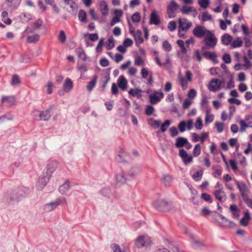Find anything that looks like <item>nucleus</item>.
<instances>
[{"label":"nucleus","instance_id":"1","mask_svg":"<svg viewBox=\"0 0 252 252\" xmlns=\"http://www.w3.org/2000/svg\"><path fill=\"white\" fill-rule=\"evenodd\" d=\"M217 38L211 32L208 33L204 38V42L208 48H214L217 43Z\"/></svg>","mask_w":252,"mask_h":252},{"label":"nucleus","instance_id":"2","mask_svg":"<svg viewBox=\"0 0 252 252\" xmlns=\"http://www.w3.org/2000/svg\"><path fill=\"white\" fill-rule=\"evenodd\" d=\"M52 107L43 111L35 110L33 112L34 116H38L40 121H46L49 120L51 117V111Z\"/></svg>","mask_w":252,"mask_h":252},{"label":"nucleus","instance_id":"3","mask_svg":"<svg viewBox=\"0 0 252 252\" xmlns=\"http://www.w3.org/2000/svg\"><path fill=\"white\" fill-rule=\"evenodd\" d=\"M210 31L206 29L204 27L198 25L195 27L192 31L193 34L196 37L201 38L205 37Z\"/></svg>","mask_w":252,"mask_h":252},{"label":"nucleus","instance_id":"4","mask_svg":"<svg viewBox=\"0 0 252 252\" xmlns=\"http://www.w3.org/2000/svg\"><path fill=\"white\" fill-rule=\"evenodd\" d=\"M240 125V131L244 132L248 127H252V116L250 115H247L244 120H241L239 121Z\"/></svg>","mask_w":252,"mask_h":252},{"label":"nucleus","instance_id":"5","mask_svg":"<svg viewBox=\"0 0 252 252\" xmlns=\"http://www.w3.org/2000/svg\"><path fill=\"white\" fill-rule=\"evenodd\" d=\"M152 243L151 238L147 235L140 236L135 241V245L138 248L148 247Z\"/></svg>","mask_w":252,"mask_h":252},{"label":"nucleus","instance_id":"6","mask_svg":"<svg viewBox=\"0 0 252 252\" xmlns=\"http://www.w3.org/2000/svg\"><path fill=\"white\" fill-rule=\"evenodd\" d=\"M179 7L178 4L172 0L167 7V13L169 18H174L176 15V11Z\"/></svg>","mask_w":252,"mask_h":252},{"label":"nucleus","instance_id":"7","mask_svg":"<svg viewBox=\"0 0 252 252\" xmlns=\"http://www.w3.org/2000/svg\"><path fill=\"white\" fill-rule=\"evenodd\" d=\"M51 177L47 176L45 173L39 176L37 180L36 188L38 190H41L49 182Z\"/></svg>","mask_w":252,"mask_h":252},{"label":"nucleus","instance_id":"8","mask_svg":"<svg viewBox=\"0 0 252 252\" xmlns=\"http://www.w3.org/2000/svg\"><path fill=\"white\" fill-rule=\"evenodd\" d=\"M57 165L58 164L56 160L48 161L46 165V172L45 174L47 176L51 177L52 175L57 169Z\"/></svg>","mask_w":252,"mask_h":252},{"label":"nucleus","instance_id":"9","mask_svg":"<svg viewBox=\"0 0 252 252\" xmlns=\"http://www.w3.org/2000/svg\"><path fill=\"white\" fill-rule=\"evenodd\" d=\"M180 11L184 15L190 14L194 18L198 14V11L195 7L188 6V5H184L180 9Z\"/></svg>","mask_w":252,"mask_h":252},{"label":"nucleus","instance_id":"10","mask_svg":"<svg viewBox=\"0 0 252 252\" xmlns=\"http://www.w3.org/2000/svg\"><path fill=\"white\" fill-rule=\"evenodd\" d=\"M224 84V81H220L218 79H213L208 85V89L211 91L215 92L220 89L221 85Z\"/></svg>","mask_w":252,"mask_h":252},{"label":"nucleus","instance_id":"11","mask_svg":"<svg viewBox=\"0 0 252 252\" xmlns=\"http://www.w3.org/2000/svg\"><path fill=\"white\" fill-rule=\"evenodd\" d=\"M163 93L155 91L149 95L150 102L152 104H156L163 97Z\"/></svg>","mask_w":252,"mask_h":252},{"label":"nucleus","instance_id":"12","mask_svg":"<svg viewBox=\"0 0 252 252\" xmlns=\"http://www.w3.org/2000/svg\"><path fill=\"white\" fill-rule=\"evenodd\" d=\"M62 202V200L58 199L54 202L46 204L44 206V210L47 212H51L60 205Z\"/></svg>","mask_w":252,"mask_h":252},{"label":"nucleus","instance_id":"13","mask_svg":"<svg viewBox=\"0 0 252 252\" xmlns=\"http://www.w3.org/2000/svg\"><path fill=\"white\" fill-rule=\"evenodd\" d=\"M179 155L182 158L185 164L190 163L192 161V156H189L187 152L183 149L179 150Z\"/></svg>","mask_w":252,"mask_h":252},{"label":"nucleus","instance_id":"14","mask_svg":"<svg viewBox=\"0 0 252 252\" xmlns=\"http://www.w3.org/2000/svg\"><path fill=\"white\" fill-rule=\"evenodd\" d=\"M179 28L182 31H185V32L187 31L192 26V23L186 18L179 19Z\"/></svg>","mask_w":252,"mask_h":252},{"label":"nucleus","instance_id":"15","mask_svg":"<svg viewBox=\"0 0 252 252\" xmlns=\"http://www.w3.org/2000/svg\"><path fill=\"white\" fill-rule=\"evenodd\" d=\"M214 194L216 198L220 201L223 202L225 201L226 199L225 193L222 190V188H220L216 190L214 192Z\"/></svg>","mask_w":252,"mask_h":252},{"label":"nucleus","instance_id":"16","mask_svg":"<svg viewBox=\"0 0 252 252\" xmlns=\"http://www.w3.org/2000/svg\"><path fill=\"white\" fill-rule=\"evenodd\" d=\"M150 23L155 25H158L160 24V17L157 11L153 10L151 13Z\"/></svg>","mask_w":252,"mask_h":252},{"label":"nucleus","instance_id":"17","mask_svg":"<svg viewBox=\"0 0 252 252\" xmlns=\"http://www.w3.org/2000/svg\"><path fill=\"white\" fill-rule=\"evenodd\" d=\"M117 84L118 87L122 90L125 91L126 90L127 81L124 76H119L117 80Z\"/></svg>","mask_w":252,"mask_h":252},{"label":"nucleus","instance_id":"18","mask_svg":"<svg viewBox=\"0 0 252 252\" xmlns=\"http://www.w3.org/2000/svg\"><path fill=\"white\" fill-rule=\"evenodd\" d=\"M168 203L164 200L156 201L154 203V206L157 209L165 210L167 208Z\"/></svg>","mask_w":252,"mask_h":252},{"label":"nucleus","instance_id":"19","mask_svg":"<svg viewBox=\"0 0 252 252\" xmlns=\"http://www.w3.org/2000/svg\"><path fill=\"white\" fill-rule=\"evenodd\" d=\"M192 243L191 245L193 248L195 249H200L205 246L203 242L200 241L199 239L196 238L194 236H191Z\"/></svg>","mask_w":252,"mask_h":252},{"label":"nucleus","instance_id":"20","mask_svg":"<svg viewBox=\"0 0 252 252\" xmlns=\"http://www.w3.org/2000/svg\"><path fill=\"white\" fill-rule=\"evenodd\" d=\"M42 24V20L40 19H38L33 23L32 27H28L26 29V31L28 32L32 33L34 32L35 30L38 29L41 27Z\"/></svg>","mask_w":252,"mask_h":252},{"label":"nucleus","instance_id":"21","mask_svg":"<svg viewBox=\"0 0 252 252\" xmlns=\"http://www.w3.org/2000/svg\"><path fill=\"white\" fill-rule=\"evenodd\" d=\"M15 102V97L14 96H3L1 99V103H6L9 106H11Z\"/></svg>","mask_w":252,"mask_h":252},{"label":"nucleus","instance_id":"22","mask_svg":"<svg viewBox=\"0 0 252 252\" xmlns=\"http://www.w3.org/2000/svg\"><path fill=\"white\" fill-rule=\"evenodd\" d=\"M251 220L250 214L249 211L244 212V217L240 220V224L243 226H247Z\"/></svg>","mask_w":252,"mask_h":252},{"label":"nucleus","instance_id":"23","mask_svg":"<svg viewBox=\"0 0 252 252\" xmlns=\"http://www.w3.org/2000/svg\"><path fill=\"white\" fill-rule=\"evenodd\" d=\"M219 217L221 220V221L220 222L221 225L226 227H233L234 226L235 223L233 221L226 219L222 215H220Z\"/></svg>","mask_w":252,"mask_h":252},{"label":"nucleus","instance_id":"24","mask_svg":"<svg viewBox=\"0 0 252 252\" xmlns=\"http://www.w3.org/2000/svg\"><path fill=\"white\" fill-rule=\"evenodd\" d=\"M141 172L140 169L138 166L132 167L128 171L127 176L129 178H133L138 175Z\"/></svg>","mask_w":252,"mask_h":252},{"label":"nucleus","instance_id":"25","mask_svg":"<svg viewBox=\"0 0 252 252\" xmlns=\"http://www.w3.org/2000/svg\"><path fill=\"white\" fill-rule=\"evenodd\" d=\"M187 144H189V142L187 138L183 137H179L176 139L175 146L177 148H182Z\"/></svg>","mask_w":252,"mask_h":252},{"label":"nucleus","instance_id":"26","mask_svg":"<svg viewBox=\"0 0 252 252\" xmlns=\"http://www.w3.org/2000/svg\"><path fill=\"white\" fill-rule=\"evenodd\" d=\"M100 10L103 16H106L108 14V7L105 0H102L99 3Z\"/></svg>","mask_w":252,"mask_h":252},{"label":"nucleus","instance_id":"27","mask_svg":"<svg viewBox=\"0 0 252 252\" xmlns=\"http://www.w3.org/2000/svg\"><path fill=\"white\" fill-rule=\"evenodd\" d=\"M229 210L232 213V217L235 219H238L239 217V210L236 205H231Z\"/></svg>","mask_w":252,"mask_h":252},{"label":"nucleus","instance_id":"28","mask_svg":"<svg viewBox=\"0 0 252 252\" xmlns=\"http://www.w3.org/2000/svg\"><path fill=\"white\" fill-rule=\"evenodd\" d=\"M73 88L72 81L69 78H66L63 85V91L66 92H69Z\"/></svg>","mask_w":252,"mask_h":252},{"label":"nucleus","instance_id":"29","mask_svg":"<svg viewBox=\"0 0 252 252\" xmlns=\"http://www.w3.org/2000/svg\"><path fill=\"white\" fill-rule=\"evenodd\" d=\"M115 179L117 183L120 184H123L126 183V177L123 172L119 173L116 175Z\"/></svg>","mask_w":252,"mask_h":252},{"label":"nucleus","instance_id":"30","mask_svg":"<svg viewBox=\"0 0 252 252\" xmlns=\"http://www.w3.org/2000/svg\"><path fill=\"white\" fill-rule=\"evenodd\" d=\"M179 83L183 90H185L187 89L188 86V83L189 82L183 76L179 73L178 76Z\"/></svg>","mask_w":252,"mask_h":252},{"label":"nucleus","instance_id":"31","mask_svg":"<svg viewBox=\"0 0 252 252\" xmlns=\"http://www.w3.org/2000/svg\"><path fill=\"white\" fill-rule=\"evenodd\" d=\"M70 187L69 182L66 181L59 187V191L62 194H64L68 191Z\"/></svg>","mask_w":252,"mask_h":252},{"label":"nucleus","instance_id":"32","mask_svg":"<svg viewBox=\"0 0 252 252\" xmlns=\"http://www.w3.org/2000/svg\"><path fill=\"white\" fill-rule=\"evenodd\" d=\"M142 91L138 88L131 89L128 91V94L133 96L140 98L142 96Z\"/></svg>","mask_w":252,"mask_h":252},{"label":"nucleus","instance_id":"33","mask_svg":"<svg viewBox=\"0 0 252 252\" xmlns=\"http://www.w3.org/2000/svg\"><path fill=\"white\" fill-rule=\"evenodd\" d=\"M136 44H141L143 42L142 38V33L140 30H137L133 35Z\"/></svg>","mask_w":252,"mask_h":252},{"label":"nucleus","instance_id":"34","mask_svg":"<svg viewBox=\"0 0 252 252\" xmlns=\"http://www.w3.org/2000/svg\"><path fill=\"white\" fill-rule=\"evenodd\" d=\"M232 37L228 34L225 33L221 37V42L225 45H228L232 41Z\"/></svg>","mask_w":252,"mask_h":252},{"label":"nucleus","instance_id":"35","mask_svg":"<svg viewBox=\"0 0 252 252\" xmlns=\"http://www.w3.org/2000/svg\"><path fill=\"white\" fill-rule=\"evenodd\" d=\"M97 76L96 75H94L93 77V79L88 83L87 86V89L89 92H91L94 88L95 87V84L97 82Z\"/></svg>","mask_w":252,"mask_h":252},{"label":"nucleus","instance_id":"36","mask_svg":"<svg viewBox=\"0 0 252 252\" xmlns=\"http://www.w3.org/2000/svg\"><path fill=\"white\" fill-rule=\"evenodd\" d=\"M203 55L208 59L212 60L214 63H218V61L217 60V56L215 53L205 52L203 53Z\"/></svg>","mask_w":252,"mask_h":252},{"label":"nucleus","instance_id":"37","mask_svg":"<svg viewBox=\"0 0 252 252\" xmlns=\"http://www.w3.org/2000/svg\"><path fill=\"white\" fill-rule=\"evenodd\" d=\"M235 181L237 187L240 192L242 197L243 196V195H247V194L246 193V191L247 190L246 185L244 184L241 185L237 181L235 180Z\"/></svg>","mask_w":252,"mask_h":252},{"label":"nucleus","instance_id":"38","mask_svg":"<svg viewBox=\"0 0 252 252\" xmlns=\"http://www.w3.org/2000/svg\"><path fill=\"white\" fill-rule=\"evenodd\" d=\"M162 181L165 186H169L173 181V178L170 175H165L163 176Z\"/></svg>","mask_w":252,"mask_h":252},{"label":"nucleus","instance_id":"39","mask_svg":"<svg viewBox=\"0 0 252 252\" xmlns=\"http://www.w3.org/2000/svg\"><path fill=\"white\" fill-rule=\"evenodd\" d=\"M77 54L79 58L83 61L86 60V55L85 51L82 48H79L76 49Z\"/></svg>","mask_w":252,"mask_h":252},{"label":"nucleus","instance_id":"40","mask_svg":"<svg viewBox=\"0 0 252 252\" xmlns=\"http://www.w3.org/2000/svg\"><path fill=\"white\" fill-rule=\"evenodd\" d=\"M39 39V35L37 34L29 36L27 37V41L30 43L36 42Z\"/></svg>","mask_w":252,"mask_h":252},{"label":"nucleus","instance_id":"41","mask_svg":"<svg viewBox=\"0 0 252 252\" xmlns=\"http://www.w3.org/2000/svg\"><path fill=\"white\" fill-rule=\"evenodd\" d=\"M210 3V0H198V4L203 9L207 8L209 6Z\"/></svg>","mask_w":252,"mask_h":252},{"label":"nucleus","instance_id":"42","mask_svg":"<svg viewBox=\"0 0 252 252\" xmlns=\"http://www.w3.org/2000/svg\"><path fill=\"white\" fill-rule=\"evenodd\" d=\"M86 13L84 10H80L78 13V18L81 22H87Z\"/></svg>","mask_w":252,"mask_h":252},{"label":"nucleus","instance_id":"43","mask_svg":"<svg viewBox=\"0 0 252 252\" xmlns=\"http://www.w3.org/2000/svg\"><path fill=\"white\" fill-rule=\"evenodd\" d=\"M8 13L6 11H3L1 14L2 21L6 24L10 25L11 23V20L7 18Z\"/></svg>","mask_w":252,"mask_h":252},{"label":"nucleus","instance_id":"44","mask_svg":"<svg viewBox=\"0 0 252 252\" xmlns=\"http://www.w3.org/2000/svg\"><path fill=\"white\" fill-rule=\"evenodd\" d=\"M127 154L126 153L124 150L121 149L118 154V157L120 158L119 161H124L126 160V158L127 156Z\"/></svg>","mask_w":252,"mask_h":252},{"label":"nucleus","instance_id":"45","mask_svg":"<svg viewBox=\"0 0 252 252\" xmlns=\"http://www.w3.org/2000/svg\"><path fill=\"white\" fill-rule=\"evenodd\" d=\"M115 46L114 40L113 37H111L108 39L107 43L106 45V48L107 50H111Z\"/></svg>","mask_w":252,"mask_h":252},{"label":"nucleus","instance_id":"46","mask_svg":"<svg viewBox=\"0 0 252 252\" xmlns=\"http://www.w3.org/2000/svg\"><path fill=\"white\" fill-rule=\"evenodd\" d=\"M151 123L150 125L155 129L158 128L159 127L161 124V121L159 120H154L153 119H150Z\"/></svg>","mask_w":252,"mask_h":252},{"label":"nucleus","instance_id":"47","mask_svg":"<svg viewBox=\"0 0 252 252\" xmlns=\"http://www.w3.org/2000/svg\"><path fill=\"white\" fill-rule=\"evenodd\" d=\"M101 193L104 196L110 197L111 196L112 192L110 188L106 187L101 190Z\"/></svg>","mask_w":252,"mask_h":252},{"label":"nucleus","instance_id":"48","mask_svg":"<svg viewBox=\"0 0 252 252\" xmlns=\"http://www.w3.org/2000/svg\"><path fill=\"white\" fill-rule=\"evenodd\" d=\"M201 153V146L200 144H198L195 145L193 151V155L194 157H198L200 155Z\"/></svg>","mask_w":252,"mask_h":252},{"label":"nucleus","instance_id":"49","mask_svg":"<svg viewBox=\"0 0 252 252\" xmlns=\"http://www.w3.org/2000/svg\"><path fill=\"white\" fill-rule=\"evenodd\" d=\"M215 126L217 128L218 132L221 133L223 131L224 124L221 122H216L215 123Z\"/></svg>","mask_w":252,"mask_h":252},{"label":"nucleus","instance_id":"50","mask_svg":"<svg viewBox=\"0 0 252 252\" xmlns=\"http://www.w3.org/2000/svg\"><path fill=\"white\" fill-rule=\"evenodd\" d=\"M242 44V40L240 38L238 37L236 40L233 41L231 46L233 48H237L241 47Z\"/></svg>","mask_w":252,"mask_h":252},{"label":"nucleus","instance_id":"51","mask_svg":"<svg viewBox=\"0 0 252 252\" xmlns=\"http://www.w3.org/2000/svg\"><path fill=\"white\" fill-rule=\"evenodd\" d=\"M203 175V171L199 170L196 172L194 174L192 175V178L196 181L201 180Z\"/></svg>","mask_w":252,"mask_h":252},{"label":"nucleus","instance_id":"52","mask_svg":"<svg viewBox=\"0 0 252 252\" xmlns=\"http://www.w3.org/2000/svg\"><path fill=\"white\" fill-rule=\"evenodd\" d=\"M141 19L140 14L138 12H135L131 16V20L134 23H137L140 21Z\"/></svg>","mask_w":252,"mask_h":252},{"label":"nucleus","instance_id":"53","mask_svg":"<svg viewBox=\"0 0 252 252\" xmlns=\"http://www.w3.org/2000/svg\"><path fill=\"white\" fill-rule=\"evenodd\" d=\"M21 19L23 22H28L32 19V16L30 14L24 13L21 16Z\"/></svg>","mask_w":252,"mask_h":252},{"label":"nucleus","instance_id":"54","mask_svg":"<svg viewBox=\"0 0 252 252\" xmlns=\"http://www.w3.org/2000/svg\"><path fill=\"white\" fill-rule=\"evenodd\" d=\"M134 63L138 66L144 65L145 62L141 57L137 56L135 59Z\"/></svg>","mask_w":252,"mask_h":252},{"label":"nucleus","instance_id":"55","mask_svg":"<svg viewBox=\"0 0 252 252\" xmlns=\"http://www.w3.org/2000/svg\"><path fill=\"white\" fill-rule=\"evenodd\" d=\"M20 83V81L19 76L16 74L13 75L11 80L12 85L14 86H17Z\"/></svg>","mask_w":252,"mask_h":252},{"label":"nucleus","instance_id":"56","mask_svg":"<svg viewBox=\"0 0 252 252\" xmlns=\"http://www.w3.org/2000/svg\"><path fill=\"white\" fill-rule=\"evenodd\" d=\"M170 121L168 120H166L163 124H162L160 126L161 131L162 132H164L167 128L169 127L170 125Z\"/></svg>","mask_w":252,"mask_h":252},{"label":"nucleus","instance_id":"57","mask_svg":"<svg viewBox=\"0 0 252 252\" xmlns=\"http://www.w3.org/2000/svg\"><path fill=\"white\" fill-rule=\"evenodd\" d=\"M155 112V108L152 105H148L145 110V113L148 116L152 115Z\"/></svg>","mask_w":252,"mask_h":252},{"label":"nucleus","instance_id":"58","mask_svg":"<svg viewBox=\"0 0 252 252\" xmlns=\"http://www.w3.org/2000/svg\"><path fill=\"white\" fill-rule=\"evenodd\" d=\"M195 127L197 129H201L203 127V124L202 119L200 117L197 118L196 121L195 123Z\"/></svg>","mask_w":252,"mask_h":252},{"label":"nucleus","instance_id":"59","mask_svg":"<svg viewBox=\"0 0 252 252\" xmlns=\"http://www.w3.org/2000/svg\"><path fill=\"white\" fill-rule=\"evenodd\" d=\"M242 198L247 206L252 208V200L249 198L248 194L243 195Z\"/></svg>","mask_w":252,"mask_h":252},{"label":"nucleus","instance_id":"60","mask_svg":"<svg viewBox=\"0 0 252 252\" xmlns=\"http://www.w3.org/2000/svg\"><path fill=\"white\" fill-rule=\"evenodd\" d=\"M104 44V39L101 38L96 47V51L97 52H100L102 51V48Z\"/></svg>","mask_w":252,"mask_h":252},{"label":"nucleus","instance_id":"61","mask_svg":"<svg viewBox=\"0 0 252 252\" xmlns=\"http://www.w3.org/2000/svg\"><path fill=\"white\" fill-rule=\"evenodd\" d=\"M212 19V16L207 11L204 12L202 14V21H207Z\"/></svg>","mask_w":252,"mask_h":252},{"label":"nucleus","instance_id":"62","mask_svg":"<svg viewBox=\"0 0 252 252\" xmlns=\"http://www.w3.org/2000/svg\"><path fill=\"white\" fill-rule=\"evenodd\" d=\"M111 247L114 252H126L124 250L121 249L117 244H113L111 245Z\"/></svg>","mask_w":252,"mask_h":252},{"label":"nucleus","instance_id":"63","mask_svg":"<svg viewBox=\"0 0 252 252\" xmlns=\"http://www.w3.org/2000/svg\"><path fill=\"white\" fill-rule=\"evenodd\" d=\"M201 198L205 201L208 202L210 203H212L213 201V200L211 198V196L206 193H203L201 194Z\"/></svg>","mask_w":252,"mask_h":252},{"label":"nucleus","instance_id":"64","mask_svg":"<svg viewBox=\"0 0 252 252\" xmlns=\"http://www.w3.org/2000/svg\"><path fill=\"white\" fill-rule=\"evenodd\" d=\"M162 46L165 50L167 52L170 51L172 49L171 44L166 40L163 41Z\"/></svg>","mask_w":252,"mask_h":252}]
</instances>
